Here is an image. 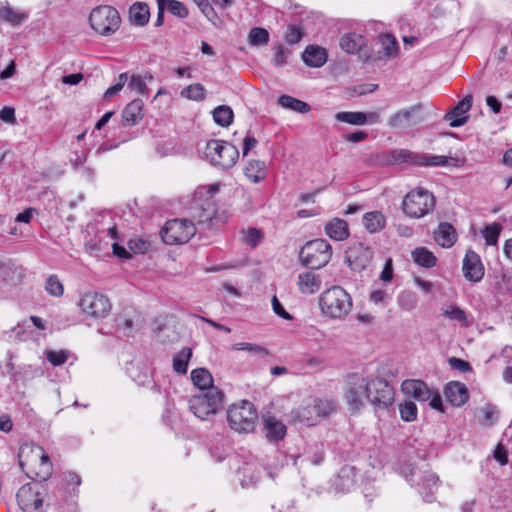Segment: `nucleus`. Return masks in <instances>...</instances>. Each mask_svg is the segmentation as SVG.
<instances>
[{"instance_id": "nucleus-1", "label": "nucleus", "mask_w": 512, "mask_h": 512, "mask_svg": "<svg viewBox=\"0 0 512 512\" xmlns=\"http://www.w3.org/2000/svg\"><path fill=\"white\" fill-rule=\"evenodd\" d=\"M344 398L352 412L360 411L365 402L376 408L386 409L394 401V390L384 379L353 373L345 381Z\"/></svg>"}, {"instance_id": "nucleus-2", "label": "nucleus", "mask_w": 512, "mask_h": 512, "mask_svg": "<svg viewBox=\"0 0 512 512\" xmlns=\"http://www.w3.org/2000/svg\"><path fill=\"white\" fill-rule=\"evenodd\" d=\"M18 463L29 478L48 480L53 473V465L45 450L33 443L22 444L18 451Z\"/></svg>"}, {"instance_id": "nucleus-3", "label": "nucleus", "mask_w": 512, "mask_h": 512, "mask_svg": "<svg viewBox=\"0 0 512 512\" xmlns=\"http://www.w3.org/2000/svg\"><path fill=\"white\" fill-rule=\"evenodd\" d=\"M319 307L323 315L343 319L352 309V298L342 287L332 286L321 294Z\"/></svg>"}, {"instance_id": "nucleus-4", "label": "nucleus", "mask_w": 512, "mask_h": 512, "mask_svg": "<svg viewBox=\"0 0 512 512\" xmlns=\"http://www.w3.org/2000/svg\"><path fill=\"white\" fill-rule=\"evenodd\" d=\"M332 246L328 241L317 238L308 241L300 250L299 259L303 266L311 269H321L332 257Z\"/></svg>"}, {"instance_id": "nucleus-5", "label": "nucleus", "mask_w": 512, "mask_h": 512, "mask_svg": "<svg viewBox=\"0 0 512 512\" xmlns=\"http://www.w3.org/2000/svg\"><path fill=\"white\" fill-rule=\"evenodd\" d=\"M204 156L211 165L227 170L236 164L239 151L236 146L226 141L213 139L206 143Z\"/></svg>"}, {"instance_id": "nucleus-6", "label": "nucleus", "mask_w": 512, "mask_h": 512, "mask_svg": "<svg viewBox=\"0 0 512 512\" xmlns=\"http://www.w3.org/2000/svg\"><path fill=\"white\" fill-rule=\"evenodd\" d=\"M257 418L255 406L246 400L231 405L227 411L229 426L239 433L253 432Z\"/></svg>"}, {"instance_id": "nucleus-7", "label": "nucleus", "mask_w": 512, "mask_h": 512, "mask_svg": "<svg viewBox=\"0 0 512 512\" xmlns=\"http://www.w3.org/2000/svg\"><path fill=\"white\" fill-rule=\"evenodd\" d=\"M89 23L98 34L110 36L119 29L121 18L114 7L101 5L92 9L89 15Z\"/></svg>"}, {"instance_id": "nucleus-8", "label": "nucleus", "mask_w": 512, "mask_h": 512, "mask_svg": "<svg viewBox=\"0 0 512 512\" xmlns=\"http://www.w3.org/2000/svg\"><path fill=\"white\" fill-rule=\"evenodd\" d=\"M224 402V393L218 388H211L192 396L189 399V408L193 414L205 420L211 414H215Z\"/></svg>"}, {"instance_id": "nucleus-9", "label": "nucleus", "mask_w": 512, "mask_h": 512, "mask_svg": "<svg viewBox=\"0 0 512 512\" xmlns=\"http://www.w3.org/2000/svg\"><path fill=\"white\" fill-rule=\"evenodd\" d=\"M435 199L432 193L423 188L409 192L403 199V212L411 218H422L433 210Z\"/></svg>"}, {"instance_id": "nucleus-10", "label": "nucleus", "mask_w": 512, "mask_h": 512, "mask_svg": "<svg viewBox=\"0 0 512 512\" xmlns=\"http://www.w3.org/2000/svg\"><path fill=\"white\" fill-rule=\"evenodd\" d=\"M196 233L195 224L186 219H172L161 230V237L168 245L187 243Z\"/></svg>"}, {"instance_id": "nucleus-11", "label": "nucleus", "mask_w": 512, "mask_h": 512, "mask_svg": "<svg viewBox=\"0 0 512 512\" xmlns=\"http://www.w3.org/2000/svg\"><path fill=\"white\" fill-rule=\"evenodd\" d=\"M78 306L85 316L93 319L105 318L112 307L104 294L94 291L84 293L79 299Z\"/></svg>"}, {"instance_id": "nucleus-12", "label": "nucleus", "mask_w": 512, "mask_h": 512, "mask_svg": "<svg viewBox=\"0 0 512 512\" xmlns=\"http://www.w3.org/2000/svg\"><path fill=\"white\" fill-rule=\"evenodd\" d=\"M17 502L24 512H40L43 506V487L38 483H27L16 494Z\"/></svg>"}, {"instance_id": "nucleus-13", "label": "nucleus", "mask_w": 512, "mask_h": 512, "mask_svg": "<svg viewBox=\"0 0 512 512\" xmlns=\"http://www.w3.org/2000/svg\"><path fill=\"white\" fill-rule=\"evenodd\" d=\"M423 106L416 104L409 108L402 109L390 116L388 125L395 129H405L415 126L424 121L422 115Z\"/></svg>"}, {"instance_id": "nucleus-14", "label": "nucleus", "mask_w": 512, "mask_h": 512, "mask_svg": "<svg viewBox=\"0 0 512 512\" xmlns=\"http://www.w3.org/2000/svg\"><path fill=\"white\" fill-rule=\"evenodd\" d=\"M373 250L361 242L353 243L346 251V261L352 270H364L372 261Z\"/></svg>"}, {"instance_id": "nucleus-15", "label": "nucleus", "mask_w": 512, "mask_h": 512, "mask_svg": "<svg viewBox=\"0 0 512 512\" xmlns=\"http://www.w3.org/2000/svg\"><path fill=\"white\" fill-rule=\"evenodd\" d=\"M473 96L466 95L456 106L444 115V120L449 121L452 128L461 127L467 123L469 119L468 112L471 109Z\"/></svg>"}, {"instance_id": "nucleus-16", "label": "nucleus", "mask_w": 512, "mask_h": 512, "mask_svg": "<svg viewBox=\"0 0 512 512\" xmlns=\"http://www.w3.org/2000/svg\"><path fill=\"white\" fill-rule=\"evenodd\" d=\"M462 271L464 277L471 282H479L484 276V267L480 256L473 250H468L463 259Z\"/></svg>"}, {"instance_id": "nucleus-17", "label": "nucleus", "mask_w": 512, "mask_h": 512, "mask_svg": "<svg viewBox=\"0 0 512 512\" xmlns=\"http://www.w3.org/2000/svg\"><path fill=\"white\" fill-rule=\"evenodd\" d=\"M24 277V269L11 259H0V279L9 286L19 285Z\"/></svg>"}, {"instance_id": "nucleus-18", "label": "nucleus", "mask_w": 512, "mask_h": 512, "mask_svg": "<svg viewBox=\"0 0 512 512\" xmlns=\"http://www.w3.org/2000/svg\"><path fill=\"white\" fill-rule=\"evenodd\" d=\"M194 217L199 226L208 230L217 229L221 222L215 204L210 201L203 203Z\"/></svg>"}, {"instance_id": "nucleus-19", "label": "nucleus", "mask_w": 512, "mask_h": 512, "mask_svg": "<svg viewBox=\"0 0 512 512\" xmlns=\"http://www.w3.org/2000/svg\"><path fill=\"white\" fill-rule=\"evenodd\" d=\"M402 392L417 401H428L431 397V390L427 384L418 379H407L401 384Z\"/></svg>"}, {"instance_id": "nucleus-20", "label": "nucleus", "mask_w": 512, "mask_h": 512, "mask_svg": "<svg viewBox=\"0 0 512 512\" xmlns=\"http://www.w3.org/2000/svg\"><path fill=\"white\" fill-rule=\"evenodd\" d=\"M444 395L446 400L455 407L462 406L469 399L468 388L465 384L458 381H452L446 384Z\"/></svg>"}, {"instance_id": "nucleus-21", "label": "nucleus", "mask_w": 512, "mask_h": 512, "mask_svg": "<svg viewBox=\"0 0 512 512\" xmlns=\"http://www.w3.org/2000/svg\"><path fill=\"white\" fill-rule=\"evenodd\" d=\"M290 417L293 422H299L307 426H312L319 421L308 398L304 399L298 407L291 411Z\"/></svg>"}, {"instance_id": "nucleus-22", "label": "nucleus", "mask_w": 512, "mask_h": 512, "mask_svg": "<svg viewBox=\"0 0 512 512\" xmlns=\"http://www.w3.org/2000/svg\"><path fill=\"white\" fill-rule=\"evenodd\" d=\"M358 476V470L354 466H343L335 480V489L339 492H349L356 484Z\"/></svg>"}, {"instance_id": "nucleus-23", "label": "nucleus", "mask_w": 512, "mask_h": 512, "mask_svg": "<svg viewBox=\"0 0 512 512\" xmlns=\"http://www.w3.org/2000/svg\"><path fill=\"white\" fill-rule=\"evenodd\" d=\"M144 116V102L137 98L128 103L121 114L122 123L125 126L138 124Z\"/></svg>"}, {"instance_id": "nucleus-24", "label": "nucleus", "mask_w": 512, "mask_h": 512, "mask_svg": "<svg viewBox=\"0 0 512 512\" xmlns=\"http://www.w3.org/2000/svg\"><path fill=\"white\" fill-rule=\"evenodd\" d=\"M433 234L435 242L443 248L452 247L457 240V232L448 222L440 223Z\"/></svg>"}, {"instance_id": "nucleus-25", "label": "nucleus", "mask_w": 512, "mask_h": 512, "mask_svg": "<svg viewBox=\"0 0 512 512\" xmlns=\"http://www.w3.org/2000/svg\"><path fill=\"white\" fill-rule=\"evenodd\" d=\"M154 79V76L151 72L146 71L143 74H132L128 75L127 86L131 91H135L140 95L147 96L149 95L148 83H151Z\"/></svg>"}, {"instance_id": "nucleus-26", "label": "nucleus", "mask_w": 512, "mask_h": 512, "mask_svg": "<svg viewBox=\"0 0 512 512\" xmlns=\"http://www.w3.org/2000/svg\"><path fill=\"white\" fill-rule=\"evenodd\" d=\"M302 60L307 66L318 68L326 63L327 52L322 47L310 45L302 53Z\"/></svg>"}, {"instance_id": "nucleus-27", "label": "nucleus", "mask_w": 512, "mask_h": 512, "mask_svg": "<svg viewBox=\"0 0 512 512\" xmlns=\"http://www.w3.org/2000/svg\"><path fill=\"white\" fill-rule=\"evenodd\" d=\"M439 477L435 473L426 472L420 479L419 492L423 500L433 502L435 500L434 492L438 488Z\"/></svg>"}, {"instance_id": "nucleus-28", "label": "nucleus", "mask_w": 512, "mask_h": 512, "mask_svg": "<svg viewBox=\"0 0 512 512\" xmlns=\"http://www.w3.org/2000/svg\"><path fill=\"white\" fill-rule=\"evenodd\" d=\"M325 233L335 241H343L349 236L348 223L341 218H333L325 225Z\"/></svg>"}, {"instance_id": "nucleus-29", "label": "nucleus", "mask_w": 512, "mask_h": 512, "mask_svg": "<svg viewBox=\"0 0 512 512\" xmlns=\"http://www.w3.org/2000/svg\"><path fill=\"white\" fill-rule=\"evenodd\" d=\"M321 278L312 271L301 273L298 276V287L303 294H314L321 288Z\"/></svg>"}, {"instance_id": "nucleus-30", "label": "nucleus", "mask_w": 512, "mask_h": 512, "mask_svg": "<svg viewBox=\"0 0 512 512\" xmlns=\"http://www.w3.org/2000/svg\"><path fill=\"white\" fill-rule=\"evenodd\" d=\"M264 430L269 441L278 442L286 435V426L283 422L271 416L264 419Z\"/></svg>"}, {"instance_id": "nucleus-31", "label": "nucleus", "mask_w": 512, "mask_h": 512, "mask_svg": "<svg viewBox=\"0 0 512 512\" xmlns=\"http://www.w3.org/2000/svg\"><path fill=\"white\" fill-rule=\"evenodd\" d=\"M339 44L346 53L355 54L366 45V39L358 33L350 32L341 37Z\"/></svg>"}, {"instance_id": "nucleus-32", "label": "nucleus", "mask_w": 512, "mask_h": 512, "mask_svg": "<svg viewBox=\"0 0 512 512\" xmlns=\"http://www.w3.org/2000/svg\"><path fill=\"white\" fill-rule=\"evenodd\" d=\"M308 399L313 406L316 416L319 420L328 417L337 409L336 402L333 399L319 398L314 396H310Z\"/></svg>"}, {"instance_id": "nucleus-33", "label": "nucleus", "mask_w": 512, "mask_h": 512, "mask_svg": "<svg viewBox=\"0 0 512 512\" xmlns=\"http://www.w3.org/2000/svg\"><path fill=\"white\" fill-rule=\"evenodd\" d=\"M238 478L243 488L253 486L260 477V470L254 463H244L237 471Z\"/></svg>"}, {"instance_id": "nucleus-34", "label": "nucleus", "mask_w": 512, "mask_h": 512, "mask_svg": "<svg viewBox=\"0 0 512 512\" xmlns=\"http://www.w3.org/2000/svg\"><path fill=\"white\" fill-rule=\"evenodd\" d=\"M149 6L143 2L134 3L129 9V19L133 25L142 27L149 22Z\"/></svg>"}, {"instance_id": "nucleus-35", "label": "nucleus", "mask_w": 512, "mask_h": 512, "mask_svg": "<svg viewBox=\"0 0 512 512\" xmlns=\"http://www.w3.org/2000/svg\"><path fill=\"white\" fill-rule=\"evenodd\" d=\"M362 222L366 230L374 234L384 229L386 218L380 211H370L364 214Z\"/></svg>"}, {"instance_id": "nucleus-36", "label": "nucleus", "mask_w": 512, "mask_h": 512, "mask_svg": "<svg viewBox=\"0 0 512 512\" xmlns=\"http://www.w3.org/2000/svg\"><path fill=\"white\" fill-rule=\"evenodd\" d=\"M378 43L381 46V50L377 52V59H388L398 51V43L391 34L380 35Z\"/></svg>"}, {"instance_id": "nucleus-37", "label": "nucleus", "mask_w": 512, "mask_h": 512, "mask_svg": "<svg viewBox=\"0 0 512 512\" xmlns=\"http://www.w3.org/2000/svg\"><path fill=\"white\" fill-rule=\"evenodd\" d=\"M191 380L193 384L203 392L208 391L213 386V377L206 368H196L191 371Z\"/></svg>"}, {"instance_id": "nucleus-38", "label": "nucleus", "mask_w": 512, "mask_h": 512, "mask_svg": "<svg viewBox=\"0 0 512 512\" xmlns=\"http://www.w3.org/2000/svg\"><path fill=\"white\" fill-rule=\"evenodd\" d=\"M245 176L253 183H259L266 177V166L263 161L251 160L244 167Z\"/></svg>"}, {"instance_id": "nucleus-39", "label": "nucleus", "mask_w": 512, "mask_h": 512, "mask_svg": "<svg viewBox=\"0 0 512 512\" xmlns=\"http://www.w3.org/2000/svg\"><path fill=\"white\" fill-rule=\"evenodd\" d=\"M413 261L424 268H432L437 263V258L426 247H417L411 252Z\"/></svg>"}, {"instance_id": "nucleus-40", "label": "nucleus", "mask_w": 512, "mask_h": 512, "mask_svg": "<svg viewBox=\"0 0 512 512\" xmlns=\"http://www.w3.org/2000/svg\"><path fill=\"white\" fill-rule=\"evenodd\" d=\"M192 356V350L189 347H183L173 357V370L178 374H186L188 362Z\"/></svg>"}, {"instance_id": "nucleus-41", "label": "nucleus", "mask_w": 512, "mask_h": 512, "mask_svg": "<svg viewBox=\"0 0 512 512\" xmlns=\"http://www.w3.org/2000/svg\"><path fill=\"white\" fill-rule=\"evenodd\" d=\"M278 104L286 109H290L299 113H307L310 111V106L308 103L289 95L280 96L278 98Z\"/></svg>"}, {"instance_id": "nucleus-42", "label": "nucleus", "mask_w": 512, "mask_h": 512, "mask_svg": "<svg viewBox=\"0 0 512 512\" xmlns=\"http://www.w3.org/2000/svg\"><path fill=\"white\" fill-rule=\"evenodd\" d=\"M233 118V110L227 105H220L213 110L214 121L222 127L229 126L233 122Z\"/></svg>"}, {"instance_id": "nucleus-43", "label": "nucleus", "mask_w": 512, "mask_h": 512, "mask_svg": "<svg viewBox=\"0 0 512 512\" xmlns=\"http://www.w3.org/2000/svg\"><path fill=\"white\" fill-rule=\"evenodd\" d=\"M335 119L339 122L351 125H364L367 123V116L365 112H338L335 114Z\"/></svg>"}, {"instance_id": "nucleus-44", "label": "nucleus", "mask_w": 512, "mask_h": 512, "mask_svg": "<svg viewBox=\"0 0 512 512\" xmlns=\"http://www.w3.org/2000/svg\"><path fill=\"white\" fill-rule=\"evenodd\" d=\"M453 158H449L442 155H418L416 159V165L426 166V167H444L448 165L449 160Z\"/></svg>"}, {"instance_id": "nucleus-45", "label": "nucleus", "mask_w": 512, "mask_h": 512, "mask_svg": "<svg viewBox=\"0 0 512 512\" xmlns=\"http://www.w3.org/2000/svg\"><path fill=\"white\" fill-rule=\"evenodd\" d=\"M443 315L450 320L458 322L461 326H468V318L466 312L456 305H449Z\"/></svg>"}, {"instance_id": "nucleus-46", "label": "nucleus", "mask_w": 512, "mask_h": 512, "mask_svg": "<svg viewBox=\"0 0 512 512\" xmlns=\"http://www.w3.org/2000/svg\"><path fill=\"white\" fill-rule=\"evenodd\" d=\"M181 96L194 101L205 99V88L202 84L196 83L182 89Z\"/></svg>"}, {"instance_id": "nucleus-47", "label": "nucleus", "mask_w": 512, "mask_h": 512, "mask_svg": "<svg viewBox=\"0 0 512 512\" xmlns=\"http://www.w3.org/2000/svg\"><path fill=\"white\" fill-rule=\"evenodd\" d=\"M417 158L418 154L412 153L405 149L393 150L390 152V162L396 164L409 162L416 165Z\"/></svg>"}, {"instance_id": "nucleus-48", "label": "nucleus", "mask_w": 512, "mask_h": 512, "mask_svg": "<svg viewBox=\"0 0 512 512\" xmlns=\"http://www.w3.org/2000/svg\"><path fill=\"white\" fill-rule=\"evenodd\" d=\"M248 39L251 45H265L269 41V33L264 28L254 27L249 31Z\"/></svg>"}, {"instance_id": "nucleus-49", "label": "nucleus", "mask_w": 512, "mask_h": 512, "mask_svg": "<svg viewBox=\"0 0 512 512\" xmlns=\"http://www.w3.org/2000/svg\"><path fill=\"white\" fill-rule=\"evenodd\" d=\"M25 17L26 16L24 14L13 10L9 6H3L0 8V19L13 25L20 24Z\"/></svg>"}, {"instance_id": "nucleus-50", "label": "nucleus", "mask_w": 512, "mask_h": 512, "mask_svg": "<svg viewBox=\"0 0 512 512\" xmlns=\"http://www.w3.org/2000/svg\"><path fill=\"white\" fill-rule=\"evenodd\" d=\"M401 419L406 422H412L417 419V406L412 401H405L399 405Z\"/></svg>"}, {"instance_id": "nucleus-51", "label": "nucleus", "mask_w": 512, "mask_h": 512, "mask_svg": "<svg viewBox=\"0 0 512 512\" xmlns=\"http://www.w3.org/2000/svg\"><path fill=\"white\" fill-rule=\"evenodd\" d=\"M417 303V295L412 291H403L398 296V304L406 311L413 310L417 306Z\"/></svg>"}, {"instance_id": "nucleus-52", "label": "nucleus", "mask_w": 512, "mask_h": 512, "mask_svg": "<svg viewBox=\"0 0 512 512\" xmlns=\"http://www.w3.org/2000/svg\"><path fill=\"white\" fill-rule=\"evenodd\" d=\"M24 333H25L24 324H18L17 326L11 328L8 331L1 332L0 340H6L9 342L22 341V340H25Z\"/></svg>"}, {"instance_id": "nucleus-53", "label": "nucleus", "mask_w": 512, "mask_h": 512, "mask_svg": "<svg viewBox=\"0 0 512 512\" xmlns=\"http://www.w3.org/2000/svg\"><path fill=\"white\" fill-rule=\"evenodd\" d=\"M242 234L243 242L252 248H255L263 239L262 231L253 227L243 230Z\"/></svg>"}, {"instance_id": "nucleus-54", "label": "nucleus", "mask_w": 512, "mask_h": 512, "mask_svg": "<svg viewBox=\"0 0 512 512\" xmlns=\"http://www.w3.org/2000/svg\"><path fill=\"white\" fill-rule=\"evenodd\" d=\"M45 290L47 293L54 297H60L64 292L63 285L56 275H50L47 278L45 283Z\"/></svg>"}, {"instance_id": "nucleus-55", "label": "nucleus", "mask_w": 512, "mask_h": 512, "mask_svg": "<svg viewBox=\"0 0 512 512\" xmlns=\"http://www.w3.org/2000/svg\"><path fill=\"white\" fill-rule=\"evenodd\" d=\"M232 349L235 351L245 350L251 354H256V355H262V356L268 355V351L266 348H264L261 345L254 344V343H248V342L235 343L232 345Z\"/></svg>"}, {"instance_id": "nucleus-56", "label": "nucleus", "mask_w": 512, "mask_h": 512, "mask_svg": "<svg viewBox=\"0 0 512 512\" xmlns=\"http://www.w3.org/2000/svg\"><path fill=\"white\" fill-rule=\"evenodd\" d=\"M501 232V225L493 223L488 225L482 231L483 237L487 245H495Z\"/></svg>"}, {"instance_id": "nucleus-57", "label": "nucleus", "mask_w": 512, "mask_h": 512, "mask_svg": "<svg viewBox=\"0 0 512 512\" xmlns=\"http://www.w3.org/2000/svg\"><path fill=\"white\" fill-rule=\"evenodd\" d=\"M165 10H168L171 14L185 18L188 16V9L184 3L176 0H165Z\"/></svg>"}, {"instance_id": "nucleus-58", "label": "nucleus", "mask_w": 512, "mask_h": 512, "mask_svg": "<svg viewBox=\"0 0 512 512\" xmlns=\"http://www.w3.org/2000/svg\"><path fill=\"white\" fill-rule=\"evenodd\" d=\"M127 82H128V73L127 72L121 73L118 76L116 83L114 85H112L111 87H109L105 91L104 98L109 99V98H112L113 96H115L116 94H118L123 89V87L127 84Z\"/></svg>"}, {"instance_id": "nucleus-59", "label": "nucleus", "mask_w": 512, "mask_h": 512, "mask_svg": "<svg viewBox=\"0 0 512 512\" xmlns=\"http://www.w3.org/2000/svg\"><path fill=\"white\" fill-rule=\"evenodd\" d=\"M480 411L483 414V418L481 419V423L483 425L491 426L496 422L498 418V412L495 406L487 404L483 408H481Z\"/></svg>"}, {"instance_id": "nucleus-60", "label": "nucleus", "mask_w": 512, "mask_h": 512, "mask_svg": "<svg viewBox=\"0 0 512 512\" xmlns=\"http://www.w3.org/2000/svg\"><path fill=\"white\" fill-rule=\"evenodd\" d=\"M46 358L53 366H61L68 359V351H47Z\"/></svg>"}, {"instance_id": "nucleus-61", "label": "nucleus", "mask_w": 512, "mask_h": 512, "mask_svg": "<svg viewBox=\"0 0 512 512\" xmlns=\"http://www.w3.org/2000/svg\"><path fill=\"white\" fill-rule=\"evenodd\" d=\"M129 249L136 254H144L149 250L150 243L142 238H133L128 242Z\"/></svg>"}, {"instance_id": "nucleus-62", "label": "nucleus", "mask_w": 512, "mask_h": 512, "mask_svg": "<svg viewBox=\"0 0 512 512\" xmlns=\"http://www.w3.org/2000/svg\"><path fill=\"white\" fill-rule=\"evenodd\" d=\"M302 38V31L301 29L293 24H290L287 28L286 34H285V41L289 45H293L298 43Z\"/></svg>"}, {"instance_id": "nucleus-63", "label": "nucleus", "mask_w": 512, "mask_h": 512, "mask_svg": "<svg viewBox=\"0 0 512 512\" xmlns=\"http://www.w3.org/2000/svg\"><path fill=\"white\" fill-rule=\"evenodd\" d=\"M287 54L288 52L285 48L279 44L274 48V58L273 64L277 67H282L287 62Z\"/></svg>"}, {"instance_id": "nucleus-64", "label": "nucleus", "mask_w": 512, "mask_h": 512, "mask_svg": "<svg viewBox=\"0 0 512 512\" xmlns=\"http://www.w3.org/2000/svg\"><path fill=\"white\" fill-rule=\"evenodd\" d=\"M448 363L453 369H456L463 373L472 370L470 363L460 358L451 357L449 358Z\"/></svg>"}]
</instances>
